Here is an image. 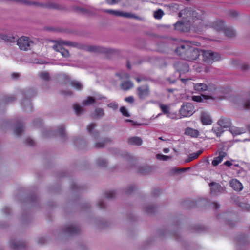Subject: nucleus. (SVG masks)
<instances>
[{
    "label": "nucleus",
    "mask_w": 250,
    "mask_h": 250,
    "mask_svg": "<svg viewBox=\"0 0 250 250\" xmlns=\"http://www.w3.org/2000/svg\"><path fill=\"white\" fill-rule=\"evenodd\" d=\"M175 52L181 59L192 61L199 58L201 50L188 44H182L176 48Z\"/></svg>",
    "instance_id": "f257e3e1"
},
{
    "label": "nucleus",
    "mask_w": 250,
    "mask_h": 250,
    "mask_svg": "<svg viewBox=\"0 0 250 250\" xmlns=\"http://www.w3.org/2000/svg\"><path fill=\"white\" fill-rule=\"evenodd\" d=\"M23 95L25 99L21 103L22 106L25 111H32V106L31 102L26 99L34 97L36 95V91L33 88H28L23 91Z\"/></svg>",
    "instance_id": "f03ea898"
},
{
    "label": "nucleus",
    "mask_w": 250,
    "mask_h": 250,
    "mask_svg": "<svg viewBox=\"0 0 250 250\" xmlns=\"http://www.w3.org/2000/svg\"><path fill=\"white\" fill-rule=\"evenodd\" d=\"M203 60L204 61L208 64H211L216 61H219L221 59V54L217 52H214L212 50H201Z\"/></svg>",
    "instance_id": "7ed1b4c3"
},
{
    "label": "nucleus",
    "mask_w": 250,
    "mask_h": 250,
    "mask_svg": "<svg viewBox=\"0 0 250 250\" xmlns=\"http://www.w3.org/2000/svg\"><path fill=\"white\" fill-rule=\"evenodd\" d=\"M87 50L90 52L104 53L107 55H112L117 52L116 50L112 48L96 45L88 46Z\"/></svg>",
    "instance_id": "20e7f679"
},
{
    "label": "nucleus",
    "mask_w": 250,
    "mask_h": 250,
    "mask_svg": "<svg viewBox=\"0 0 250 250\" xmlns=\"http://www.w3.org/2000/svg\"><path fill=\"white\" fill-rule=\"evenodd\" d=\"M194 89L198 92H202L208 91L212 93L217 89V86L211 83H196L194 84Z\"/></svg>",
    "instance_id": "39448f33"
},
{
    "label": "nucleus",
    "mask_w": 250,
    "mask_h": 250,
    "mask_svg": "<svg viewBox=\"0 0 250 250\" xmlns=\"http://www.w3.org/2000/svg\"><path fill=\"white\" fill-rule=\"evenodd\" d=\"M195 112L193 105L188 102L184 103L179 110L180 114L184 117L191 116Z\"/></svg>",
    "instance_id": "423d86ee"
},
{
    "label": "nucleus",
    "mask_w": 250,
    "mask_h": 250,
    "mask_svg": "<svg viewBox=\"0 0 250 250\" xmlns=\"http://www.w3.org/2000/svg\"><path fill=\"white\" fill-rule=\"evenodd\" d=\"M16 41L19 48L21 50L26 51L30 50V44L33 43V42L30 40L28 37L25 36L21 37Z\"/></svg>",
    "instance_id": "0eeeda50"
},
{
    "label": "nucleus",
    "mask_w": 250,
    "mask_h": 250,
    "mask_svg": "<svg viewBox=\"0 0 250 250\" xmlns=\"http://www.w3.org/2000/svg\"><path fill=\"white\" fill-rule=\"evenodd\" d=\"M173 66L176 70L179 73V76L181 74L187 73L189 70L188 63L185 61H178L174 63Z\"/></svg>",
    "instance_id": "6e6552de"
},
{
    "label": "nucleus",
    "mask_w": 250,
    "mask_h": 250,
    "mask_svg": "<svg viewBox=\"0 0 250 250\" xmlns=\"http://www.w3.org/2000/svg\"><path fill=\"white\" fill-rule=\"evenodd\" d=\"M81 229L79 226L71 224L64 227L63 232L68 235H76L80 232Z\"/></svg>",
    "instance_id": "1a4fd4ad"
},
{
    "label": "nucleus",
    "mask_w": 250,
    "mask_h": 250,
    "mask_svg": "<svg viewBox=\"0 0 250 250\" xmlns=\"http://www.w3.org/2000/svg\"><path fill=\"white\" fill-rule=\"evenodd\" d=\"M52 42H57L60 44H62L66 46L75 47L79 49H83L84 48V45L83 44L78 42L62 40L61 39L56 41H52Z\"/></svg>",
    "instance_id": "9d476101"
},
{
    "label": "nucleus",
    "mask_w": 250,
    "mask_h": 250,
    "mask_svg": "<svg viewBox=\"0 0 250 250\" xmlns=\"http://www.w3.org/2000/svg\"><path fill=\"white\" fill-rule=\"evenodd\" d=\"M209 186L210 187V193L212 195H218L223 193L225 190L224 187L215 182H210Z\"/></svg>",
    "instance_id": "9b49d317"
},
{
    "label": "nucleus",
    "mask_w": 250,
    "mask_h": 250,
    "mask_svg": "<svg viewBox=\"0 0 250 250\" xmlns=\"http://www.w3.org/2000/svg\"><path fill=\"white\" fill-rule=\"evenodd\" d=\"M10 246L13 250H24L26 249V244L23 241L11 239L10 241Z\"/></svg>",
    "instance_id": "f8f14e48"
},
{
    "label": "nucleus",
    "mask_w": 250,
    "mask_h": 250,
    "mask_svg": "<svg viewBox=\"0 0 250 250\" xmlns=\"http://www.w3.org/2000/svg\"><path fill=\"white\" fill-rule=\"evenodd\" d=\"M137 95L141 99H144L149 95V88L148 85L138 87L137 88Z\"/></svg>",
    "instance_id": "ddd939ff"
},
{
    "label": "nucleus",
    "mask_w": 250,
    "mask_h": 250,
    "mask_svg": "<svg viewBox=\"0 0 250 250\" xmlns=\"http://www.w3.org/2000/svg\"><path fill=\"white\" fill-rule=\"evenodd\" d=\"M96 125L95 123H92L87 126V132L95 140L97 139L100 136L99 132L94 129Z\"/></svg>",
    "instance_id": "4468645a"
},
{
    "label": "nucleus",
    "mask_w": 250,
    "mask_h": 250,
    "mask_svg": "<svg viewBox=\"0 0 250 250\" xmlns=\"http://www.w3.org/2000/svg\"><path fill=\"white\" fill-rule=\"evenodd\" d=\"M218 125L223 128L229 127L231 125V122L229 118L222 117L217 122Z\"/></svg>",
    "instance_id": "2eb2a0df"
},
{
    "label": "nucleus",
    "mask_w": 250,
    "mask_h": 250,
    "mask_svg": "<svg viewBox=\"0 0 250 250\" xmlns=\"http://www.w3.org/2000/svg\"><path fill=\"white\" fill-rule=\"evenodd\" d=\"M229 184L231 187L236 191H241L243 189L242 184L237 179H233L230 181Z\"/></svg>",
    "instance_id": "dca6fc26"
},
{
    "label": "nucleus",
    "mask_w": 250,
    "mask_h": 250,
    "mask_svg": "<svg viewBox=\"0 0 250 250\" xmlns=\"http://www.w3.org/2000/svg\"><path fill=\"white\" fill-rule=\"evenodd\" d=\"M127 143L131 145L139 146L142 144L143 140L140 137H131L128 139Z\"/></svg>",
    "instance_id": "f3484780"
},
{
    "label": "nucleus",
    "mask_w": 250,
    "mask_h": 250,
    "mask_svg": "<svg viewBox=\"0 0 250 250\" xmlns=\"http://www.w3.org/2000/svg\"><path fill=\"white\" fill-rule=\"evenodd\" d=\"M201 120L204 125H211L212 122L210 116L205 112H202Z\"/></svg>",
    "instance_id": "a211bd4d"
},
{
    "label": "nucleus",
    "mask_w": 250,
    "mask_h": 250,
    "mask_svg": "<svg viewBox=\"0 0 250 250\" xmlns=\"http://www.w3.org/2000/svg\"><path fill=\"white\" fill-rule=\"evenodd\" d=\"M184 134L190 136L191 137L197 138L199 135V132L198 130L190 127H187L185 129Z\"/></svg>",
    "instance_id": "6ab92c4d"
},
{
    "label": "nucleus",
    "mask_w": 250,
    "mask_h": 250,
    "mask_svg": "<svg viewBox=\"0 0 250 250\" xmlns=\"http://www.w3.org/2000/svg\"><path fill=\"white\" fill-rule=\"evenodd\" d=\"M76 10L78 13H83L86 15H91L95 13L96 9L93 7H91L89 9L77 7Z\"/></svg>",
    "instance_id": "aec40b11"
},
{
    "label": "nucleus",
    "mask_w": 250,
    "mask_h": 250,
    "mask_svg": "<svg viewBox=\"0 0 250 250\" xmlns=\"http://www.w3.org/2000/svg\"><path fill=\"white\" fill-rule=\"evenodd\" d=\"M232 64L235 66H237L242 71H247L250 69V65L247 63H238V61L234 60L232 61Z\"/></svg>",
    "instance_id": "412c9836"
},
{
    "label": "nucleus",
    "mask_w": 250,
    "mask_h": 250,
    "mask_svg": "<svg viewBox=\"0 0 250 250\" xmlns=\"http://www.w3.org/2000/svg\"><path fill=\"white\" fill-rule=\"evenodd\" d=\"M116 16L123 17L129 19H138V17L135 14H132L131 13L125 12L118 10L117 11Z\"/></svg>",
    "instance_id": "4be33fe9"
},
{
    "label": "nucleus",
    "mask_w": 250,
    "mask_h": 250,
    "mask_svg": "<svg viewBox=\"0 0 250 250\" xmlns=\"http://www.w3.org/2000/svg\"><path fill=\"white\" fill-rule=\"evenodd\" d=\"M227 155V153L223 151H221L219 153V156L214 158L212 161V165L213 166H217L221 162L222 159L224 157Z\"/></svg>",
    "instance_id": "5701e85b"
},
{
    "label": "nucleus",
    "mask_w": 250,
    "mask_h": 250,
    "mask_svg": "<svg viewBox=\"0 0 250 250\" xmlns=\"http://www.w3.org/2000/svg\"><path fill=\"white\" fill-rule=\"evenodd\" d=\"M174 25L175 29L181 32H187L189 30L185 24L181 21H178Z\"/></svg>",
    "instance_id": "b1692460"
},
{
    "label": "nucleus",
    "mask_w": 250,
    "mask_h": 250,
    "mask_svg": "<svg viewBox=\"0 0 250 250\" xmlns=\"http://www.w3.org/2000/svg\"><path fill=\"white\" fill-rule=\"evenodd\" d=\"M212 28L218 32L223 31L225 28L224 23L222 21H215L212 24Z\"/></svg>",
    "instance_id": "393cba45"
},
{
    "label": "nucleus",
    "mask_w": 250,
    "mask_h": 250,
    "mask_svg": "<svg viewBox=\"0 0 250 250\" xmlns=\"http://www.w3.org/2000/svg\"><path fill=\"white\" fill-rule=\"evenodd\" d=\"M214 98L209 95H201V96H193L192 100L197 102H202L204 100L213 99Z\"/></svg>",
    "instance_id": "a878e982"
},
{
    "label": "nucleus",
    "mask_w": 250,
    "mask_h": 250,
    "mask_svg": "<svg viewBox=\"0 0 250 250\" xmlns=\"http://www.w3.org/2000/svg\"><path fill=\"white\" fill-rule=\"evenodd\" d=\"M120 86L123 90L127 91L133 87V83L130 81H124L121 83Z\"/></svg>",
    "instance_id": "bb28decb"
},
{
    "label": "nucleus",
    "mask_w": 250,
    "mask_h": 250,
    "mask_svg": "<svg viewBox=\"0 0 250 250\" xmlns=\"http://www.w3.org/2000/svg\"><path fill=\"white\" fill-rule=\"evenodd\" d=\"M4 41L8 42H15L16 41V38L13 36L8 35L4 34H0V41Z\"/></svg>",
    "instance_id": "cd10ccee"
},
{
    "label": "nucleus",
    "mask_w": 250,
    "mask_h": 250,
    "mask_svg": "<svg viewBox=\"0 0 250 250\" xmlns=\"http://www.w3.org/2000/svg\"><path fill=\"white\" fill-rule=\"evenodd\" d=\"M111 141L110 138H105L101 142H96L94 145V147L96 148H104L107 143L110 142Z\"/></svg>",
    "instance_id": "c85d7f7f"
},
{
    "label": "nucleus",
    "mask_w": 250,
    "mask_h": 250,
    "mask_svg": "<svg viewBox=\"0 0 250 250\" xmlns=\"http://www.w3.org/2000/svg\"><path fill=\"white\" fill-rule=\"evenodd\" d=\"M223 31L225 35L229 38H233L236 36L235 31L232 28H225Z\"/></svg>",
    "instance_id": "c756f323"
},
{
    "label": "nucleus",
    "mask_w": 250,
    "mask_h": 250,
    "mask_svg": "<svg viewBox=\"0 0 250 250\" xmlns=\"http://www.w3.org/2000/svg\"><path fill=\"white\" fill-rule=\"evenodd\" d=\"M47 8L53 9L56 10H63L64 9L63 7L58 3L49 2L47 3Z\"/></svg>",
    "instance_id": "7c9ffc66"
},
{
    "label": "nucleus",
    "mask_w": 250,
    "mask_h": 250,
    "mask_svg": "<svg viewBox=\"0 0 250 250\" xmlns=\"http://www.w3.org/2000/svg\"><path fill=\"white\" fill-rule=\"evenodd\" d=\"M151 171L152 169L149 166H145L140 167L138 172L142 175H146L149 174Z\"/></svg>",
    "instance_id": "2f4dec72"
},
{
    "label": "nucleus",
    "mask_w": 250,
    "mask_h": 250,
    "mask_svg": "<svg viewBox=\"0 0 250 250\" xmlns=\"http://www.w3.org/2000/svg\"><path fill=\"white\" fill-rule=\"evenodd\" d=\"M57 132L61 138L64 140L66 139L67 136L65 131V126L63 125H61L59 126Z\"/></svg>",
    "instance_id": "473e14b6"
},
{
    "label": "nucleus",
    "mask_w": 250,
    "mask_h": 250,
    "mask_svg": "<svg viewBox=\"0 0 250 250\" xmlns=\"http://www.w3.org/2000/svg\"><path fill=\"white\" fill-rule=\"evenodd\" d=\"M159 107L161 108L163 114H166L167 116L168 117H170V108L168 106L162 104H160Z\"/></svg>",
    "instance_id": "72a5a7b5"
},
{
    "label": "nucleus",
    "mask_w": 250,
    "mask_h": 250,
    "mask_svg": "<svg viewBox=\"0 0 250 250\" xmlns=\"http://www.w3.org/2000/svg\"><path fill=\"white\" fill-rule=\"evenodd\" d=\"M202 150H199L196 153H193L190 154L188 157V158L186 160L185 162L188 163L189 162L198 157V156L201 154L202 153Z\"/></svg>",
    "instance_id": "f704fd0d"
},
{
    "label": "nucleus",
    "mask_w": 250,
    "mask_h": 250,
    "mask_svg": "<svg viewBox=\"0 0 250 250\" xmlns=\"http://www.w3.org/2000/svg\"><path fill=\"white\" fill-rule=\"evenodd\" d=\"M23 127V125L21 123L17 124L14 130L15 134L17 136L21 135L24 131Z\"/></svg>",
    "instance_id": "c9c22d12"
},
{
    "label": "nucleus",
    "mask_w": 250,
    "mask_h": 250,
    "mask_svg": "<svg viewBox=\"0 0 250 250\" xmlns=\"http://www.w3.org/2000/svg\"><path fill=\"white\" fill-rule=\"evenodd\" d=\"M8 1L20 3L27 6H33L34 1L28 0H7Z\"/></svg>",
    "instance_id": "e433bc0d"
},
{
    "label": "nucleus",
    "mask_w": 250,
    "mask_h": 250,
    "mask_svg": "<svg viewBox=\"0 0 250 250\" xmlns=\"http://www.w3.org/2000/svg\"><path fill=\"white\" fill-rule=\"evenodd\" d=\"M73 107L76 114L78 116L81 115L83 112V108L77 104H74Z\"/></svg>",
    "instance_id": "4c0bfd02"
},
{
    "label": "nucleus",
    "mask_w": 250,
    "mask_h": 250,
    "mask_svg": "<svg viewBox=\"0 0 250 250\" xmlns=\"http://www.w3.org/2000/svg\"><path fill=\"white\" fill-rule=\"evenodd\" d=\"M211 131L215 134L217 137H220L224 131L223 128L220 126L218 127H213Z\"/></svg>",
    "instance_id": "58836bf2"
},
{
    "label": "nucleus",
    "mask_w": 250,
    "mask_h": 250,
    "mask_svg": "<svg viewBox=\"0 0 250 250\" xmlns=\"http://www.w3.org/2000/svg\"><path fill=\"white\" fill-rule=\"evenodd\" d=\"M145 211L148 214H152L155 212L156 207L152 205H148L145 208Z\"/></svg>",
    "instance_id": "ea45409f"
},
{
    "label": "nucleus",
    "mask_w": 250,
    "mask_h": 250,
    "mask_svg": "<svg viewBox=\"0 0 250 250\" xmlns=\"http://www.w3.org/2000/svg\"><path fill=\"white\" fill-rule=\"evenodd\" d=\"M104 115V112L103 109L101 108H96L95 110V116L96 117H93V118L99 119Z\"/></svg>",
    "instance_id": "a19ab883"
},
{
    "label": "nucleus",
    "mask_w": 250,
    "mask_h": 250,
    "mask_svg": "<svg viewBox=\"0 0 250 250\" xmlns=\"http://www.w3.org/2000/svg\"><path fill=\"white\" fill-rule=\"evenodd\" d=\"M75 143L77 147L80 148L85 147L87 145L86 141L82 139H77Z\"/></svg>",
    "instance_id": "79ce46f5"
},
{
    "label": "nucleus",
    "mask_w": 250,
    "mask_h": 250,
    "mask_svg": "<svg viewBox=\"0 0 250 250\" xmlns=\"http://www.w3.org/2000/svg\"><path fill=\"white\" fill-rule=\"evenodd\" d=\"M95 102V99L91 96H88L86 99L83 101V104L85 105H89Z\"/></svg>",
    "instance_id": "37998d69"
},
{
    "label": "nucleus",
    "mask_w": 250,
    "mask_h": 250,
    "mask_svg": "<svg viewBox=\"0 0 250 250\" xmlns=\"http://www.w3.org/2000/svg\"><path fill=\"white\" fill-rule=\"evenodd\" d=\"M70 84L72 86L79 90H82L83 88V84L79 81H71Z\"/></svg>",
    "instance_id": "c03bdc74"
},
{
    "label": "nucleus",
    "mask_w": 250,
    "mask_h": 250,
    "mask_svg": "<svg viewBox=\"0 0 250 250\" xmlns=\"http://www.w3.org/2000/svg\"><path fill=\"white\" fill-rule=\"evenodd\" d=\"M96 164L98 167H104L107 166V162L105 159L98 158L96 161Z\"/></svg>",
    "instance_id": "a18cd8bd"
},
{
    "label": "nucleus",
    "mask_w": 250,
    "mask_h": 250,
    "mask_svg": "<svg viewBox=\"0 0 250 250\" xmlns=\"http://www.w3.org/2000/svg\"><path fill=\"white\" fill-rule=\"evenodd\" d=\"M236 241L240 244H245L248 242L247 238L244 235H240L237 237Z\"/></svg>",
    "instance_id": "49530a36"
},
{
    "label": "nucleus",
    "mask_w": 250,
    "mask_h": 250,
    "mask_svg": "<svg viewBox=\"0 0 250 250\" xmlns=\"http://www.w3.org/2000/svg\"><path fill=\"white\" fill-rule=\"evenodd\" d=\"M156 158L160 160L167 161L171 160L172 158V156H167L161 154H158L156 156Z\"/></svg>",
    "instance_id": "de8ad7c7"
},
{
    "label": "nucleus",
    "mask_w": 250,
    "mask_h": 250,
    "mask_svg": "<svg viewBox=\"0 0 250 250\" xmlns=\"http://www.w3.org/2000/svg\"><path fill=\"white\" fill-rule=\"evenodd\" d=\"M164 13L163 11L160 9H158L154 12V17L156 19H160L164 15Z\"/></svg>",
    "instance_id": "09e8293b"
},
{
    "label": "nucleus",
    "mask_w": 250,
    "mask_h": 250,
    "mask_svg": "<svg viewBox=\"0 0 250 250\" xmlns=\"http://www.w3.org/2000/svg\"><path fill=\"white\" fill-rule=\"evenodd\" d=\"M59 52H60L64 58H68L70 56L69 51L67 49L63 48L62 46L60 49Z\"/></svg>",
    "instance_id": "8fccbe9b"
},
{
    "label": "nucleus",
    "mask_w": 250,
    "mask_h": 250,
    "mask_svg": "<svg viewBox=\"0 0 250 250\" xmlns=\"http://www.w3.org/2000/svg\"><path fill=\"white\" fill-rule=\"evenodd\" d=\"M104 194L106 198L108 199H112L116 197V192L114 190L107 191Z\"/></svg>",
    "instance_id": "3c124183"
},
{
    "label": "nucleus",
    "mask_w": 250,
    "mask_h": 250,
    "mask_svg": "<svg viewBox=\"0 0 250 250\" xmlns=\"http://www.w3.org/2000/svg\"><path fill=\"white\" fill-rule=\"evenodd\" d=\"M136 189L135 185H132L129 186L125 190V195H130L133 191Z\"/></svg>",
    "instance_id": "603ef678"
},
{
    "label": "nucleus",
    "mask_w": 250,
    "mask_h": 250,
    "mask_svg": "<svg viewBox=\"0 0 250 250\" xmlns=\"http://www.w3.org/2000/svg\"><path fill=\"white\" fill-rule=\"evenodd\" d=\"M239 206L242 208L247 210H250V205L245 202H240Z\"/></svg>",
    "instance_id": "864d4df0"
},
{
    "label": "nucleus",
    "mask_w": 250,
    "mask_h": 250,
    "mask_svg": "<svg viewBox=\"0 0 250 250\" xmlns=\"http://www.w3.org/2000/svg\"><path fill=\"white\" fill-rule=\"evenodd\" d=\"M194 229L195 231L200 232L207 231L208 230V228L205 226L199 225L196 226Z\"/></svg>",
    "instance_id": "5fc2aeb1"
},
{
    "label": "nucleus",
    "mask_w": 250,
    "mask_h": 250,
    "mask_svg": "<svg viewBox=\"0 0 250 250\" xmlns=\"http://www.w3.org/2000/svg\"><path fill=\"white\" fill-rule=\"evenodd\" d=\"M40 77L45 81H48L50 80L49 74L47 72H43L40 74Z\"/></svg>",
    "instance_id": "6e6d98bb"
},
{
    "label": "nucleus",
    "mask_w": 250,
    "mask_h": 250,
    "mask_svg": "<svg viewBox=\"0 0 250 250\" xmlns=\"http://www.w3.org/2000/svg\"><path fill=\"white\" fill-rule=\"evenodd\" d=\"M16 99V97L14 96H6L4 98V102L5 103L8 104L13 102L15 101Z\"/></svg>",
    "instance_id": "4d7b16f0"
},
{
    "label": "nucleus",
    "mask_w": 250,
    "mask_h": 250,
    "mask_svg": "<svg viewBox=\"0 0 250 250\" xmlns=\"http://www.w3.org/2000/svg\"><path fill=\"white\" fill-rule=\"evenodd\" d=\"M120 111L121 112L122 115L125 117H130V115L127 111L126 108L125 106H122L120 108Z\"/></svg>",
    "instance_id": "13d9d810"
},
{
    "label": "nucleus",
    "mask_w": 250,
    "mask_h": 250,
    "mask_svg": "<svg viewBox=\"0 0 250 250\" xmlns=\"http://www.w3.org/2000/svg\"><path fill=\"white\" fill-rule=\"evenodd\" d=\"M107 106L114 110H117L118 108V104L116 102H113L108 104Z\"/></svg>",
    "instance_id": "bf43d9fd"
},
{
    "label": "nucleus",
    "mask_w": 250,
    "mask_h": 250,
    "mask_svg": "<svg viewBox=\"0 0 250 250\" xmlns=\"http://www.w3.org/2000/svg\"><path fill=\"white\" fill-rule=\"evenodd\" d=\"M228 15L230 18H234L236 17L238 15V13L235 10H229L228 12Z\"/></svg>",
    "instance_id": "052dcab7"
},
{
    "label": "nucleus",
    "mask_w": 250,
    "mask_h": 250,
    "mask_svg": "<svg viewBox=\"0 0 250 250\" xmlns=\"http://www.w3.org/2000/svg\"><path fill=\"white\" fill-rule=\"evenodd\" d=\"M33 6L47 8V3H41V2L34 1Z\"/></svg>",
    "instance_id": "680f3d73"
},
{
    "label": "nucleus",
    "mask_w": 250,
    "mask_h": 250,
    "mask_svg": "<svg viewBox=\"0 0 250 250\" xmlns=\"http://www.w3.org/2000/svg\"><path fill=\"white\" fill-rule=\"evenodd\" d=\"M57 44H54L53 46H52V48L54 50H55V51H57V52H60V49L62 47V44H60L59 43H57L56 42Z\"/></svg>",
    "instance_id": "e2e57ef3"
},
{
    "label": "nucleus",
    "mask_w": 250,
    "mask_h": 250,
    "mask_svg": "<svg viewBox=\"0 0 250 250\" xmlns=\"http://www.w3.org/2000/svg\"><path fill=\"white\" fill-rule=\"evenodd\" d=\"M161 193V191L159 189H154L152 191V194L154 197H157Z\"/></svg>",
    "instance_id": "0e129e2a"
},
{
    "label": "nucleus",
    "mask_w": 250,
    "mask_h": 250,
    "mask_svg": "<svg viewBox=\"0 0 250 250\" xmlns=\"http://www.w3.org/2000/svg\"><path fill=\"white\" fill-rule=\"evenodd\" d=\"M230 132L233 135H238L241 134L242 132L239 128L231 129Z\"/></svg>",
    "instance_id": "69168bd1"
},
{
    "label": "nucleus",
    "mask_w": 250,
    "mask_h": 250,
    "mask_svg": "<svg viewBox=\"0 0 250 250\" xmlns=\"http://www.w3.org/2000/svg\"><path fill=\"white\" fill-rule=\"evenodd\" d=\"M243 107L246 109H250V101H245L243 103Z\"/></svg>",
    "instance_id": "338daca9"
},
{
    "label": "nucleus",
    "mask_w": 250,
    "mask_h": 250,
    "mask_svg": "<svg viewBox=\"0 0 250 250\" xmlns=\"http://www.w3.org/2000/svg\"><path fill=\"white\" fill-rule=\"evenodd\" d=\"M25 143L27 145H29L30 146H34V144H35L34 141L32 139H31L30 138H27L25 140Z\"/></svg>",
    "instance_id": "774afa93"
}]
</instances>
